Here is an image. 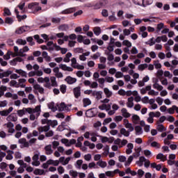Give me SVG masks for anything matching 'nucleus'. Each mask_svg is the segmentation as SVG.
Returning a JSON list of instances; mask_svg holds the SVG:
<instances>
[{"label": "nucleus", "instance_id": "f257e3e1", "mask_svg": "<svg viewBox=\"0 0 178 178\" xmlns=\"http://www.w3.org/2000/svg\"><path fill=\"white\" fill-rule=\"evenodd\" d=\"M17 113L19 118H22V116H24L26 113H36V116H40L41 114V106L38 105L36 106L35 108H23L22 110H18L17 111Z\"/></svg>", "mask_w": 178, "mask_h": 178}, {"label": "nucleus", "instance_id": "f03ea898", "mask_svg": "<svg viewBox=\"0 0 178 178\" xmlns=\"http://www.w3.org/2000/svg\"><path fill=\"white\" fill-rule=\"evenodd\" d=\"M28 9H31L33 13H37L39 10H42V8L40 6V3L37 2H33L28 5Z\"/></svg>", "mask_w": 178, "mask_h": 178}, {"label": "nucleus", "instance_id": "7ed1b4c3", "mask_svg": "<svg viewBox=\"0 0 178 178\" xmlns=\"http://www.w3.org/2000/svg\"><path fill=\"white\" fill-rule=\"evenodd\" d=\"M71 66L74 69H77L78 70H84V65H80L77 63V60L76 58H72L71 59Z\"/></svg>", "mask_w": 178, "mask_h": 178}, {"label": "nucleus", "instance_id": "20e7f679", "mask_svg": "<svg viewBox=\"0 0 178 178\" xmlns=\"http://www.w3.org/2000/svg\"><path fill=\"white\" fill-rule=\"evenodd\" d=\"M4 126L7 127L8 133L10 134H13V133H15V124L13 122H8V123L5 124Z\"/></svg>", "mask_w": 178, "mask_h": 178}, {"label": "nucleus", "instance_id": "39448f33", "mask_svg": "<svg viewBox=\"0 0 178 178\" xmlns=\"http://www.w3.org/2000/svg\"><path fill=\"white\" fill-rule=\"evenodd\" d=\"M44 74L41 70H36V71H31L29 72L28 76L29 77H34V76H37L38 77H41Z\"/></svg>", "mask_w": 178, "mask_h": 178}, {"label": "nucleus", "instance_id": "423d86ee", "mask_svg": "<svg viewBox=\"0 0 178 178\" xmlns=\"http://www.w3.org/2000/svg\"><path fill=\"white\" fill-rule=\"evenodd\" d=\"M73 94L75 97V98H79V97H81V87L77 86L73 89Z\"/></svg>", "mask_w": 178, "mask_h": 178}, {"label": "nucleus", "instance_id": "0eeeda50", "mask_svg": "<svg viewBox=\"0 0 178 178\" xmlns=\"http://www.w3.org/2000/svg\"><path fill=\"white\" fill-rule=\"evenodd\" d=\"M6 120L10 122H17V115H16V113H13L7 117Z\"/></svg>", "mask_w": 178, "mask_h": 178}, {"label": "nucleus", "instance_id": "6e6552de", "mask_svg": "<svg viewBox=\"0 0 178 178\" xmlns=\"http://www.w3.org/2000/svg\"><path fill=\"white\" fill-rule=\"evenodd\" d=\"M76 12V8H67L61 12V15H70V13H74Z\"/></svg>", "mask_w": 178, "mask_h": 178}, {"label": "nucleus", "instance_id": "1a4fd4ad", "mask_svg": "<svg viewBox=\"0 0 178 178\" xmlns=\"http://www.w3.org/2000/svg\"><path fill=\"white\" fill-rule=\"evenodd\" d=\"M13 111V107H10L7 110H3L0 111L1 116H8L9 114Z\"/></svg>", "mask_w": 178, "mask_h": 178}, {"label": "nucleus", "instance_id": "9d476101", "mask_svg": "<svg viewBox=\"0 0 178 178\" xmlns=\"http://www.w3.org/2000/svg\"><path fill=\"white\" fill-rule=\"evenodd\" d=\"M59 67L61 70H64V72H73V68L72 67H67L66 64H60Z\"/></svg>", "mask_w": 178, "mask_h": 178}, {"label": "nucleus", "instance_id": "9b49d317", "mask_svg": "<svg viewBox=\"0 0 178 178\" xmlns=\"http://www.w3.org/2000/svg\"><path fill=\"white\" fill-rule=\"evenodd\" d=\"M51 129V127H49V125H46L44 127H38V131H39L40 134V133H43V131L44 133H47V131H49V129Z\"/></svg>", "mask_w": 178, "mask_h": 178}, {"label": "nucleus", "instance_id": "f8f14e48", "mask_svg": "<svg viewBox=\"0 0 178 178\" xmlns=\"http://www.w3.org/2000/svg\"><path fill=\"white\" fill-rule=\"evenodd\" d=\"M98 108L100 111H106V112H108L111 111V104H103L99 106Z\"/></svg>", "mask_w": 178, "mask_h": 178}, {"label": "nucleus", "instance_id": "ddd939ff", "mask_svg": "<svg viewBox=\"0 0 178 178\" xmlns=\"http://www.w3.org/2000/svg\"><path fill=\"white\" fill-rule=\"evenodd\" d=\"M18 143L19 144H22L24 148H29V142L24 138L19 139Z\"/></svg>", "mask_w": 178, "mask_h": 178}, {"label": "nucleus", "instance_id": "4468645a", "mask_svg": "<svg viewBox=\"0 0 178 178\" xmlns=\"http://www.w3.org/2000/svg\"><path fill=\"white\" fill-rule=\"evenodd\" d=\"M44 151L46 155H51L54 154V150H52V146L51 145H46L44 147Z\"/></svg>", "mask_w": 178, "mask_h": 178}, {"label": "nucleus", "instance_id": "2eb2a0df", "mask_svg": "<svg viewBox=\"0 0 178 178\" xmlns=\"http://www.w3.org/2000/svg\"><path fill=\"white\" fill-rule=\"evenodd\" d=\"M92 97H96V99H97V101H99V99L102 98V92L94 90Z\"/></svg>", "mask_w": 178, "mask_h": 178}, {"label": "nucleus", "instance_id": "dca6fc26", "mask_svg": "<svg viewBox=\"0 0 178 178\" xmlns=\"http://www.w3.org/2000/svg\"><path fill=\"white\" fill-rule=\"evenodd\" d=\"M127 149H126V154L127 155H130L131 152H133V148H134V145L133 143H128L127 145Z\"/></svg>", "mask_w": 178, "mask_h": 178}, {"label": "nucleus", "instance_id": "f3484780", "mask_svg": "<svg viewBox=\"0 0 178 178\" xmlns=\"http://www.w3.org/2000/svg\"><path fill=\"white\" fill-rule=\"evenodd\" d=\"M27 29H28L27 26L19 27L15 31V33L23 34V33H26V31H27Z\"/></svg>", "mask_w": 178, "mask_h": 178}, {"label": "nucleus", "instance_id": "a211bd4d", "mask_svg": "<svg viewBox=\"0 0 178 178\" xmlns=\"http://www.w3.org/2000/svg\"><path fill=\"white\" fill-rule=\"evenodd\" d=\"M5 97L6 98H12L13 99H19V96H17V94H12L10 93V92H6L5 94Z\"/></svg>", "mask_w": 178, "mask_h": 178}, {"label": "nucleus", "instance_id": "6ab92c4d", "mask_svg": "<svg viewBox=\"0 0 178 178\" xmlns=\"http://www.w3.org/2000/svg\"><path fill=\"white\" fill-rule=\"evenodd\" d=\"M65 81L67 82L68 84H74V83L77 81V79L69 76L66 77Z\"/></svg>", "mask_w": 178, "mask_h": 178}, {"label": "nucleus", "instance_id": "aec40b11", "mask_svg": "<svg viewBox=\"0 0 178 178\" xmlns=\"http://www.w3.org/2000/svg\"><path fill=\"white\" fill-rule=\"evenodd\" d=\"M156 159H160L162 162H165V161H168V157L165 156L162 153H159L156 156Z\"/></svg>", "mask_w": 178, "mask_h": 178}, {"label": "nucleus", "instance_id": "412c9836", "mask_svg": "<svg viewBox=\"0 0 178 178\" xmlns=\"http://www.w3.org/2000/svg\"><path fill=\"white\" fill-rule=\"evenodd\" d=\"M153 88L158 90V91H162V90H163V86L158 83V80H156L155 83L153 84Z\"/></svg>", "mask_w": 178, "mask_h": 178}, {"label": "nucleus", "instance_id": "4be33fe9", "mask_svg": "<svg viewBox=\"0 0 178 178\" xmlns=\"http://www.w3.org/2000/svg\"><path fill=\"white\" fill-rule=\"evenodd\" d=\"M133 101H134V97H131L128 98V102L127 103V106L128 108H133V106H134V103L133 102Z\"/></svg>", "mask_w": 178, "mask_h": 178}, {"label": "nucleus", "instance_id": "5701e85b", "mask_svg": "<svg viewBox=\"0 0 178 178\" xmlns=\"http://www.w3.org/2000/svg\"><path fill=\"white\" fill-rule=\"evenodd\" d=\"M121 113L123 118H130L131 116V114H130V113H128L127 109L124 108H122Z\"/></svg>", "mask_w": 178, "mask_h": 178}, {"label": "nucleus", "instance_id": "b1692460", "mask_svg": "<svg viewBox=\"0 0 178 178\" xmlns=\"http://www.w3.org/2000/svg\"><path fill=\"white\" fill-rule=\"evenodd\" d=\"M7 156H6V159H7L8 161H12V159H13V154H15V152L12 150H8L7 151Z\"/></svg>", "mask_w": 178, "mask_h": 178}, {"label": "nucleus", "instance_id": "393cba45", "mask_svg": "<svg viewBox=\"0 0 178 178\" xmlns=\"http://www.w3.org/2000/svg\"><path fill=\"white\" fill-rule=\"evenodd\" d=\"M120 134H122V136H124V137H129L130 136V132L129 130H126L124 128H122L120 130Z\"/></svg>", "mask_w": 178, "mask_h": 178}, {"label": "nucleus", "instance_id": "a878e982", "mask_svg": "<svg viewBox=\"0 0 178 178\" xmlns=\"http://www.w3.org/2000/svg\"><path fill=\"white\" fill-rule=\"evenodd\" d=\"M34 90H37L40 94H44V88L41 87L39 84L34 85Z\"/></svg>", "mask_w": 178, "mask_h": 178}, {"label": "nucleus", "instance_id": "bb28decb", "mask_svg": "<svg viewBox=\"0 0 178 178\" xmlns=\"http://www.w3.org/2000/svg\"><path fill=\"white\" fill-rule=\"evenodd\" d=\"M156 130H158V131H160V133H162L163 131H166V128H165V127L163 126V124H156Z\"/></svg>", "mask_w": 178, "mask_h": 178}, {"label": "nucleus", "instance_id": "cd10ccee", "mask_svg": "<svg viewBox=\"0 0 178 178\" xmlns=\"http://www.w3.org/2000/svg\"><path fill=\"white\" fill-rule=\"evenodd\" d=\"M97 166H99L100 168H106L108 165V163H106V161H104L102 160H99V161L97 162Z\"/></svg>", "mask_w": 178, "mask_h": 178}, {"label": "nucleus", "instance_id": "c85d7f7f", "mask_svg": "<svg viewBox=\"0 0 178 178\" xmlns=\"http://www.w3.org/2000/svg\"><path fill=\"white\" fill-rule=\"evenodd\" d=\"M15 72L17 73V74L22 76V77H27V72H26L23 70H16Z\"/></svg>", "mask_w": 178, "mask_h": 178}, {"label": "nucleus", "instance_id": "c756f323", "mask_svg": "<svg viewBox=\"0 0 178 178\" xmlns=\"http://www.w3.org/2000/svg\"><path fill=\"white\" fill-rule=\"evenodd\" d=\"M147 91H151V86H147L145 88H142L140 90V94L144 95L145 94H147Z\"/></svg>", "mask_w": 178, "mask_h": 178}, {"label": "nucleus", "instance_id": "7c9ffc66", "mask_svg": "<svg viewBox=\"0 0 178 178\" xmlns=\"http://www.w3.org/2000/svg\"><path fill=\"white\" fill-rule=\"evenodd\" d=\"M104 92L106 97V98H111V97H112V92L111 90H109V89L108 88H105L104 89Z\"/></svg>", "mask_w": 178, "mask_h": 178}, {"label": "nucleus", "instance_id": "2f4dec72", "mask_svg": "<svg viewBox=\"0 0 178 178\" xmlns=\"http://www.w3.org/2000/svg\"><path fill=\"white\" fill-rule=\"evenodd\" d=\"M50 81L51 83V87H58V82H56V78L55 76H51L50 78Z\"/></svg>", "mask_w": 178, "mask_h": 178}, {"label": "nucleus", "instance_id": "473e14b6", "mask_svg": "<svg viewBox=\"0 0 178 178\" xmlns=\"http://www.w3.org/2000/svg\"><path fill=\"white\" fill-rule=\"evenodd\" d=\"M72 56V53L68 52L66 54L65 57L63 58V62L65 63H69L70 62V57Z\"/></svg>", "mask_w": 178, "mask_h": 178}, {"label": "nucleus", "instance_id": "72a5a7b5", "mask_svg": "<svg viewBox=\"0 0 178 178\" xmlns=\"http://www.w3.org/2000/svg\"><path fill=\"white\" fill-rule=\"evenodd\" d=\"M26 79H19L18 80V84H19V87H21V88H26V85H24V83L26 82Z\"/></svg>", "mask_w": 178, "mask_h": 178}, {"label": "nucleus", "instance_id": "f704fd0d", "mask_svg": "<svg viewBox=\"0 0 178 178\" xmlns=\"http://www.w3.org/2000/svg\"><path fill=\"white\" fill-rule=\"evenodd\" d=\"M26 6V3H20L18 6L17 8L22 10L21 13H26V8H24V6Z\"/></svg>", "mask_w": 178, "mask_h": 178}, {"label": "nucleus", "instance_id": "c9c22d12", "mask_svg": "<svg viewBox=\"0 0 178 178\" xmlns=\"http://www.w3.org/2000/svg\"><path fill=\"white\" fill-rule=\"evenodd\" d=\"M47 126H49V127H54L55 126H58V121L56 120H49V122H48V124H47Z\"/></svg>", "mask_w": 178, "mask_h": 178}, {"label": "nucleus", "instance_id": "e433bc0d", "mask_svg": "<svg viewBox=\"0 0 178 178\" xmlns=\"http://www.w3.org/2000/svg\"><path fill=\"white\" fill-rule=\"evenodd\" d=\"M28 99L31 101V104H35V102H37V100L35 99V97L33 94L29 95Z\"/></svg>", "mask_w": 178, "mask_h": 178}, {"label": "nucleus", "instance_id": "4c0bfd02", "mask_svg": "<svg viewBox=\"0 0 178 178\" xmlns=\"http://www.w3.org/2000/svg\"><path fill=\"white\" fill-rule=\"evenodd\" d=\"M58 30H60V31H67V30H69V25L62 24L58 26Z\"/></svg>", "mask_w": 178, "mask_h": 178}, {"label": "nucleus", "instance_id": "58836bf2", "mask_svg": "<svg viewBox=\"0 0 178 178\" xmlns=\"http://www.w3.org/2000/svg\"><path fill=\"white\" fill-rule=\"evenodd\" d=\"M140 152H141V147H138V149H135V153L133 154L132 156L134 158H138L140 156Z\"/></svg>", "mask_w": 178, "mask_h": 178}, {"label": "nucleus", "instance_id": "ea45409f", "mask_svg": "<svg viewBox=\"0 0 178 178\" xmlns=\"http://www.w3.org/2000/svg\"><path fill=\"white\" fill-rule=\"evenodd\" d=\"M135 131H136V136H140L143 133V128H141V127L140 126H136L135 127Z\"/></svg>", "mask_w": 178, "mask_h": 178}, {"label": "nucleus", "instance_id": "a19ab883", "mask_svg": "<svg viewBox=\"0 0 178 178\" xmlns=\"http://www.w3.org/2000/svg\"><path fill=\"white\" fill-rule=\"evenodd\" d=\"M83 102L84 108H86V106H88V105H91V100L88 98H84L83 99Z\"/></svg>", "mask_w": 178, "mask_h": 178}, {"label": "nucleus", "instance_id": "79ce46f5", "mask_svg": "<svg viewBox=\"0 0 178 178\" xmlns=\"http://www.w3.org/2000/svg\"><path fill=\"white\" fill-rule=\"evenodd\" d=\"M93 32L95 35H99L101 34V27L96 26L93 29Z\"/></svg>", "mask_w": 178, "mask_h": 178}, {"label": "nucleus", "instance_id": "37998d69", "mask_svg": "<svg viewBox=\"0 0 178 178\" xmlns=\"http://www.w3.org/2000/svg\"><path fill=\"white\" fill-rule=\"evenodd\" d=\"M134 156H129V158L127 159V161H125V166H130V163L133 162Z\"/></svg>", "mask_w": 178, "mask_h": 178}, {"label": "nucleus", "instance_id": "c03bdc74", "mask_svg": "<svg viewBox=\"0 0 178 178\" xmlns=\"http://www.w3.org/2000/svg\"><path fill=\"white\" fill-rule=\"evenodd\" d=\"M66 108H67L66 106V104H65V103H61L59 106H58V111L60 112H63V111H66Z\"/></svg>", "mask_w": 178, "mask_h": 178}, {"label": "nucleus", "instance_id": "a18cd8bd", "mask_svg": "<svg viewBox=\"0 0 178 178\" xmlns=\"http://www.w3.org/2000/svg\"><path fill=\"white\" fill-rule=\"evenodd\" d=\"M16 42L18 45H26V44H27L26 40L23 39H17Z\"/></svg>", "mask_w": 178, "mask_h": 178}, {"label": "nucleus", "instance_id": "49530a36", "mask_svg": "<svg viewBox=\"0 0 178 178\" xmlns=\"http://www.w3.org/2000/svg\"><path fill=\"white\" fill-rule=\"evenodd\" d=\"M34 39L33 37L30 36L26 38V41L29 43V45H35V42H33Z\"/></svg>", "mask_w": 178, "mask_h": 178}, {"label": "nucleus", "instance_id": "de8ad7c7", "mask_svg": "<svg viewBox=\"0 0 178 178\" xmlns=\"http://www.w3.org/2000/svg\"><path fill=\"white\" fill-rule=\"evenodd\" d=\"M159 80H160L162 86H168V79L161 77V78H159Z\"/></svg>", "mask_w": 178, "mask_h": 178}, {"label": "nucleus", "instance_id": "09e8293b", "mask_svg": "<svg viewBox=\"0 0 178 178\" xmlns=\"http://www.w3.org/2000/svg\"><path fill=\"white\" fill-rule=\"evenodd\" d=\"M126 129H128V131L129 133H131V131H134V127H133V124L131 123L128 124L126 127Z\"/></svg>", "mask_w": 178, "mask_h": 178}, {"label": "nucleus", "instance_id": "8fccbe9b", "mask_svg": "<svg viewBox=\"0 0 178 178\" xmlns=\"http://www.w3.org/2000/svg\"><path fill=\"white\" fill-rule=\"evenodd\" d=\"M10 87H16V88H19V84L17 83V81L15 80H12L10 82Z\"/></svg>", "mask_w": 178, "mask_h": 178}, {"label": "nucleus", "instance_id": "3c124183", "mask_svg": "<svg viewBox=\"0 0 178 178\" xmlns=\"http://www.w3.org/2000/svg\"><path fill=\"white\" fill-rule=\"evenodd\" d=\"M29 119L30 120H35V119H37V118H38V116H37V113H29Z\"/></svg>", "mask_w": 178, "mask_h": 178}, {"label": "nucleus", "instance_id": "603ef678", "mask_svg": "<svg viewBox=\"0 0 178 178\" xmlns=\"http://www.w3.org/2000/svg\"><path fill=\"white\" fill-rule=\"evenodd\" d=\"M148 67V65L147 64H140L138 65V70H145V69H147Z\"/></svg>", "mask_w": 178, "mask_h": 178}, {"label": "nucleus", "instance_id": "864d4df0", "mask_svg": "<svg viewBox=\"0 0 178 178\" xmlns=\"http://www.w3.org/2000/svg\"><path fill=\"white\" fill-rule=\"evenodd\" d=\"M33 173L34 175H40L41 176L42 175H44V170L35 169L33 171Z\"/></svg>", "mask_w": 178, "mask_h": 178}, {"label": "nucleus", "instance_id": "5fc2aeb1", "mask_svg": "<svg viewBox=\"0 0 178 178\" xmlns=\"http://www.w3.org/2000/svg\"><path fill=\"white\" fill-rule=\"evenodd\" d=\"M164 26H165V24L163 23H160V24H157L156 33H159V31H161V30L162 29H163Z\"/></svg>", "mask_w": 178, "mask_h": 178}, {"label": "nucleus", "instance_id": "6e6d98bb", "mask_svg": "<svg viewBox=\"0 0 178 178\" xmlns=\"http://www.w3.org/2000/svg\"><path fill=\"white\" fill-rule=\"evenodd\" d=\"M122 45H124L125 47H127L128 48L131 47V42L129 41L128 40H125L122 42Z\"/></svg>", "mask_w": 178, "mask_h": 178}, {"label": "nucleus", "instance_id": "4d7b16f0", "mask_svg": "<svg viewBox=\"0 0 178 178\" xmlns=\"http://www.w3.org/2000/svg\"><path fill=\"white\" fill-rule=\"evenodd\" d=\"M12 71L10 70H7L6 72H2V76L3 77H9V76H10V74H12Z\"/></svg>", "mask_w": 178, "mask_h": 178}, {"label": "nucleus", "instance_id": "13d9d810", "mask_svg": "<svg viewBox=\"0 0 178 178\" xmlns=\"http://www.w3.org/2000/svg\"><path fill=\"white\" fill-rule=\"evenodd\" d=\"M70 175L72 177H77V176H79V172H77V171L71 170H70Z\"/></svg>", "mask_w": 178, "mask_h": 178}, {"label": "nucleus", "instance_id": "bf43d9fd", "mask_svg": "<svg viewBox=\"0 0 178 178\" xmlns=\"http://www.w3.org/2000/svg\"><path fill=\"white\" fill-rule=\"evenodd\" d=\"M16 56H21L22 58L26 56V54H24V51L23 50V49H21L19 50Z\"/></svg>", "mask_w": 178, "mask_h": 178}, {"label": "nucleus", "instance_id": "052dcab7", "mask_svg": "<svg viewBox=\"0 0 178 178\" xmlns=\"http://www.w3.org/2000/svg\"><path fill=\"white\" fill-rule=\"evenodd\" d=\"M154 65L155 66L156 69H161L162 67V65L159 63V60L154 61Z\"/></svg>", "mask_w": 178, "mask_h": 178}, {"label": "nucleus", "instance_id": "680f3d73", "mask_svg": "<svg viewBox=\"0 0 178 178\" xmlns=\"http://www.w3.org/2000/svg\"><path fill=\"white\" fill-rule=\"evenodd\" d=\"M151 147L159 149L161 148V145L159 143L154 141L151 143Z\"/></svg>", "mask_w": 178, "mask_h": 178}, {"label": "nucleus", "instance_id": "e2e57ef3", "mask_svg": "<svg viewBox=\"0 0 178 178\" xmlns=\"http://www.w3.org/2000/svg\"><path fill=\"white\" fill-rule=\"evenodd\" d=\"M164 77H168V79H172L173 77V74H170L169 71L164 72Z\"/></svg>", "mask_w": 178, "mask_h": 178}, {"label": "nucleus", "instance_id": "0e129e2a", "mask_svg": "<svg viewBox=\"0 0 178 178\" xmlns=\"http://www.w3.org/2000/svg\"><path fill=\"white\" fill-rule=\"evenodd\" d=\"M145 172L142 169H139L137 172L138 177L142 178Z\"/></svg>", "mask_w": 178, "mask_h": 178}, {"label": "nucleus", "instance_id": "69168bd1", "mask_svg": "<svg viewBox=\"0 0 178 178\" xmlns=\"http://www.w3.org/2000/svg\"><path fill=\"white\" fill-rule=\"evenodd\" d=\"M5 23L7 24H12L13 23V19L12 17H6L5 19Z\"/></svg>", "mask_w": 178, "mask_h": 178}, {"label": "nucleus", "instance_id": "338daca9", "mask_svg": "<svg viewBox=\"0 0 178 178\" xmlns=\"http://www.w3.org/2000/svg\"><path fill=\"white\" fill-rule=\"evenodd\" d=\"M152 3V0H143V6H147V5H151Z\"/></svg>", "mask_w": 178, "mask_h": 178}, {"label": "nucleus", "instance_id": "774afa93", "mask_svg": "<svg viewBox=\"0 0 178 178\" xmlns=\"http://www.w3.org/2000/svg\"><path fill=\"white\" fill-rule=\"evenodd\" d=\"M54 136V131L52 130H49L45 133V137H52Z\"/></svg>", "mask_w": 178, "mask_h": 178}]
</instances>
